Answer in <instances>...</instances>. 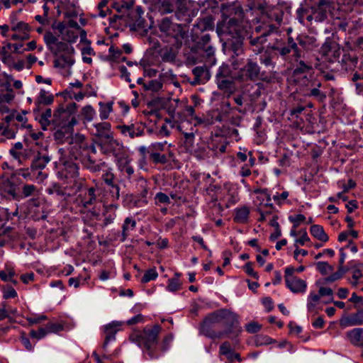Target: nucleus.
I'll return each mask as SVG.
<instances>
[{
  "mask_svg": "<svg viewBox=\"0 0 363 363\" xmlns=\"http://www.w3.org/2000/svg\"><path fill=\"white\" fill-rule=\"evenodd\" d=\"M24 211L34 220H45L48 216L47 205L45 201L39 197L27 201Z\"/></svg>",
  "mask_w": 363,
  "mask_h": 363,
  "instance_id": "f8f14e48",
  "label": "nucleus"
},
{
  "mask_svg": "<svg viewBox=\"0 0 363 363\" xmlns=\"http://www.w3.org/2000/svg\"><path fill=\"white\" fill-rule=\"evenodd\" d=\"M259 73L260 68L257 62L248 59L246 65L240 69L238 77L243 81L247 79L255 81L259 79Z\"/></svg>",
  "mask_w": 363,
  "mask_h": 363,
  "instance_id": "f3484780",
  "label": "nucleus"
},
{
  "mask_svg": "<svg viewBox=\"0 0 363 363\" xmlns=\"http://www.w3.org/2000/svg\"><path fill=\"white\" fill-rule=\"evenodd\" d=\"M55 166H60V174L66 179L74 178L79 175V167L74 160H57Z\"/></svg>",
  "mask_w": 363,
  "mask_h": 363,
  "instance_id": "aec40b11",
  "label": "nucleus"
},
{
  "mask_svg": "<svg viewBox=\"0 0 363 363\" xmlns=\"http://www.w3.org/2000/svg\"><path fill=\"white\" fill-rule=\"evenodd\" d=\"M350 342L357 347L363 346V328H355L347 333Z\"/></svg>",
  "mask_w": 363,
  "mask_h": 363,
  "instance_id": "7c9ffc66",
  "label": "nucleus"
},
{
  "mask_svg": "<svg viewBox=\"0 0 363 363\" xmlns=\"http://www.w3.org/2000/svg\"><path fill=\"white\" fill-rule=\"evenodd\" d=\"M163 40L174 47H179L186 35L181 24L174 23L168 18H164L159 24Z\"/></svg>",
  "mask_w": 363,
  "mask_h": 363,
  "instance_id": "0eeeda50",
  "label": "nucleus"
},
{
  "mask_svg": "<svg viewBox=\"0 0 363 363\" xmlns=\"http://www.w3.org/2000/svg\"><path fill=\"white\" fill-rule=\"evenodd\" d=\"M284 12L279 6L274 7L269 14V18L272 21H274L275 23H270L255 28V32L260 33V35L259 36L250 37V43L252 47H255L252 49L253 52L258 54L263 50V44L267 41V36L277 31L278 26L281 24Z\"/></svg>",
  "mask_w": 363,
  "mask_h": 363,
  "instance_id": "423d86ee",
  "label": "nucleus"
},
{
  "mask_svg": "<svg viewBox=\"0 0 363 363\" xmlns=\"http://www.w3.org/2000/svg\"><path fill=\"white\" fill-rule=\"evenodd\" d=\"M312 69L311 65L301 60L293 72V79L297 86V89L305 96L314 97L320 101H323L326 95L320 90L321 83L311 76L308 77Z\"/></svg>",
  "mask_w": 363,
  "mask_h": 363,
  "instance_id": "f03ea898",
  "label": "nucleus"
},
{
  "mask_svg": "<svg viewBox=\"0 0 363 363\" xmlns=\"http://www.w3.org/2000/svg\"><path fill=\"white\" fill-rule=\"evenodd\" d=\"M158 277V273L156 268L152 267L145 272L143 277L141 279V283L146 284L150 281H154Z\"/></svg>",
  "mask_w": 363,
  "mask_h": 363,
  "instance_id": "09e8293b",
  "label": "nucleus"
},
{
  "mask_svg": "<svg viewBox=\"0 0 363 363\" xmlns=\"http://www.w3.org/2000/svg\"><path fill=\"white\" fill-rule=\"evenodd\" d=\"M134 4V0H126L125 1H118L115 2L113 5V7L118 11V12H123L124 11H128Z\"/></svg>",
  "mask_w": 363,
  "mask_h": 363,
  "instance_id": "603ef678",
  "label": "nucleus"
},
{
  "mask_svg": "<svg viewBox=\"0 0 363 363\" xmlns=\"http://www.w3.org/2000/svg\"><path fill=\"white\" fill-rule=\"evenodd\" d=\"M227 145L228 142L226 140L220 136H216L212 138L208 145L209 152H211L210 156L219 157L225 152Z\"/></svg>",
  "mask_w": 363,
  "mask_h": 363,
  "instance_id": "b1692460",
  "label": "nucleus"
},
{
  "mask_svg": "<svg viewBox=\"0 0 363 363\" xmlns=\"http://www.w3.org/2000/svg\"><path fill=\"white\" fill-rule=\"evenodd\" d=\"M250 210L247 206H238L234 209L233 221L239 224H245L249 220Z\"/></svg>",
  "mask_w": 363,
  "mask_h": 363,
  "instance_id": "cd10ccee",
  "label": "nucleus"
},
{
  "mask_svg": "<svg viewBox=\"0 0 363 363\" xmlns=\"http://www.w3.org/2000/svg\"><path fill=\"white\" fill-rule=\"evenodd\" d=\"M169 4V11L175 13L177 18L185 23L191 22L193 18L196 15V12L191 9L190 1H166Z\"/></svg>",
  "mask_w": 363,
  "mask_h": 363,
  "instance_id": "9d476101",
  "label": "nucleus"
},
{
  "mask_svg": "<svg viewBox=\"0 0 363 363\" xmlns=\"http://www.w3.org/2000/svg\"><path fill=\"white\" fill-rule=\"evenodd\" d=\"M138 151L141 153L143 157H145L148 155L151 159H167V155L164 153H161V152L164 151L168 152L169 157H175V149H172L171 145H167V143H153L148 147L140 146L138 147Z\"/></svg>",
  "mask_w": 363,
  "mask_h": 363,
  "instance_id": "9b49d317",
  "label": "nucleus"
},
{
  "mask_svg": "<svg viewBox=\"0 0 363 363\" xmlns=\"http://www.w3.org/2000/svg\"><path fill=\"white\" fill-rule=\"evenodd\" d=\"M253 264V262H248L242 267V269L249 277L257 280L259 276L258 273L254 270Z\"/></svg>",
  "mask_w": 363,
  "mask_h": 363,
  "instance_id": "338daca9",
  "label": "nucleus"
},
{
  "mask_svg": "<svg viewBox=\"0 0 363 363\" xmlns=\"http://www.w3.org/2000/svg\"><path fill=\"white\" fill-rule=\"evenodd\" d=\"M1 291L4 299L14 298L18 296L14 288L9 285L2 287Z\"/></svg>",
  "mask_w": 363,
  "mask_h": 363,
  "instance_id": "0e129e2a",
  "label": "nucleus"
},
{
  "mask_svg": "<svg viewBox=\"0 0 363 363\" xmlns=\"http://www.w3.org/2000/svg\"><path fill=\"white\" fill-rule=\"evenodd\" d=\"M194 75L199 80H201L203 79H209V73L207 68L204 66H197L193 69L192 71Z\"/></svg>",
  "mask_w": 363,
  "mask_h": 363,
  "instance_id": "8fccbe9b",
  "label": "nucleus"
},
{
  "mask_svg": "<svg viewBox=\"0 0 363 363\" xmlns=\"http://www.w3.org/2000/svg\"><path fill=\"white\" fill-rule=\"evenodd\" d=\"M347 326H356L363 325V309H359L356 313L349 314L345 318Z\"/></svg>",
  "mask_w": 363,
  "mask_h": 363,
  "instance_id": "473e14b6",
  "label": "nucleus"
},
{
  "mask_svg": "<svg viewBox=\"0 0 363 363\" xmlns=\"http://www.w3.org/2000/svg\"><path fill=\"white\" fill-rule=\"evenodd\" d=\"M220 323L224 330L220 333H223V336L233 340L237 339L242 332L240 315L230 308H221Z\"/></svg>",
  "mask_w": 363,
  "mask_h": 363,
  "instance_id": "6e6552de",
  "label": "nucleus"
},
{
  "mask_svg": "<svg viewBox=\"0 0 363 363\" xmlns=\"http://www.w3.org/2000/svg\"><path fill=\"white\" fill-rule=\"evenodd\" d=\"M122 324L118 321H112L111 323L104 325V331L106 334L104 342L102 345V350L106 351L109 342L116 340V334L120 330Z\"/></svg>",
  "mask_w": 363,
  "mask_h": 363,
  "instance_id": "4be33fe9",
  "label": "nucleus"
},
{
  "mask_svg": "<svg viewBox=\"0 0 363 363\" xmlns=\"http://www.w3.org/2000/svg\"><path fill=\"white\" fill-rule=\"evenodd\" d=\"M348 271L345 267H339L337 272L324 278L325 283H332L342 277V276Z\"/></svg>",
  "mask_w": 363,
  "mask_h": 363,
  "instance_id": "a18cd8bd",
  "label": "nucleus"
},
{
  "mask_svg": "<svg viewBox=\"0 0 363 363\" xmlns=\"http://www.w3.org/2000/svg\"><path fill=\"white\" fill-rule=\"evenodd\" d=\"M235 11V14H238L239 16L242 15V11L240 9H235L232 6H226L223 5L222 6V14L223 21L221 23L217 25V32L220 34L229 35L232 38L235 39V43L232 45V49L236 55H238L242 52V33L240 30V26L239 21L235 17H230L227 13H232L233 11Z\"/></svg>",
  "mask_w": 363,
  "mask_h": 363,
  "instance_id": "7ed1b4c3",
  "label": "nucleus"
},
{
  "mask_svg": "<svg viewBox=\"0 0 363 363\" xmlns=\"http://www.w3.org/2000/svg\"><path fill=\"white\" fill-rule=\"evenodd\" d=\"M54 101L53 95L45 89H41L37 98L36 103L38 104L50 105Z\"/></svg>",
  "mask_w": 363,
  "mask_h": 363,
  "instance_id": "37998d69",
  "label": "nucleus"
},
{
  "mask_svg": "<svg viewBox=\"0 0 363 363\" xmlns=\"http://www.w3.org/2000/svg\"><path fill=\"white\" fill-rule=\"evenodd\" d=\"M11 40H26L29 37V26L22 21H17L15 16L10 18Z\"/></svg>",
  "mask_w": 363,
  "mask_h": 363,
  "instance_id": "dca6fc26",
  "label": "nucleus"
},
{
  "mask_svg": "<svg viewBox=\"0 0 363 363\" xmlns=\"http://www.w3.org/2000/svg\"><path fill=\"white\" fill-rule=\"evenodd\" d=\"M295 268L288 266L284 270L286 286L294 294H303L307 289V283L305 280L294 276Z\"/></svg>",
  "mask_w": 363,
  "mask_h": 363,
  "instance_id": "2eb2a0df",
  "label": "nucleus"
},
{
  "mask_svg": "<svg viewBox=\"0 0 363 363\" xmlns=\"http://www.w3.org/2000/svg\"><path fill=\"white\" fill-rule=\"evenodd\" d=\"M71 27L63 26L60 28L62 39L69 43L77 41L80 32V27L77 22L69 21Z\"/></svg>",
  "mask_w": 363,
  "mask_h": 363,
  "instance_id": "412c9836",
  "label": "nucleus"
},
{
  "mask_svg": "<svg viewBox=\"0 0 363 363\" xmlns=\"http://www.w3.org/2000/svg\"><path fill=\"white\" fill-rule=\"evenodd\" d=\"M274 50L278 52L282 58L289 63L300 62L301 58L303 57V53L298 47L297 43L292 37H289L287 45L283 46H277Z\"/></svg>",
  "mask_w": 363,
  "mask_h": 363,
  "instance_id": "ddd939ff",
  "label": "nucleus"
},
{
  "mask_svg": "<svg viewBox=\"0 0 363 363\" xmlns=\"http://www.w3.org/2000/svg\"><path fill=\"white\" fill-rule=\"evenodd\" d=\"M194 29H198L201 31L213 29V22L209 18L200 19L198 23L194 25Z\"/></svg>",
  "mask_w": 363,
  "mask_h": 363,
  "instance_id": "49530a36",
  "label": "nucleus"
},
{
  "mask_svg": "<svg viewBox=\"0 0 363 363\" xmlns=\"http://www.w3.org/2000/svg\"><path fill=\"white\" fill-rule=\"evenodd\" d=\"M161 330L162 328L158 324L147 325L142 331L132 333L130 335V340L142 348L145 354L148 355L150 359H157L158 357L157 352L158 335Z\"/></svg>",
  "mask_w": 363,
  "mask_h": 363,
  "instance_id": "39448f33",
  "label": "nucleus"
},
{
  "mask_svg": "<svg viewBox=\"0 0 363 363\" xmlns=\"http://www.w3.org/2000/svg\"><path fill=\"white\" fill-rule=\"evenodd\" d=\"M82 55L83 62L87 64H91L92 62V59L90 56L94 55V51L91 46L86 45L82 49Z\"/></svg>",
  "mask_w": 363,
  "mask_h": 363,
  "instance_id": "13d9d810",
  "label": "nucleus"
},
{
  "mask_svg": "<svg viewBox=\"0 0 363 363\" xmlns=\"http://www.w3.org/2000/svg\"><path fill=\"white\" fill-rule=\"evenodd\" d=\"M13 125L8 123L6 127L0 126L1 135L9 139L15 138L16 130L13 128Z\"/></svg>",
  "mask_w": 363,
  "mask_h": 363,
  "instance_id": "69168bd1",
  "label": "nucleus"
},
{
  "mask_svg": "<svg viewBox=\"0 0 363 363\" xmlns=\"http://www.w3.org/2000/svg\"><path fill=\"white\" fill-rule=\"evenodd\" d=\"M118 128L124 136H128L130 138L141 136L143 133L139 128L134 125H121L118 126Z\"/></svg>",
  "mask_w": 363,
  "mask_h": 363,
  "instance_id": "e433bc0d",
  "label": "nucleus"
},
{
  "mask_svg": "<svg viewBox=\"0 0 363 363\" xmlns=\"http://www.w3.org/2000/svg\"><path fill=\"white\" fill-rule=\"evenodd\" d=\"M138 191L140 192V196L142 199V202L144 204L147 203V195L149 191V188L147 186V182L145 179H141L138 183Z\"/></svg>",
  "mask_w": 363,
  "mask_h": 363,
  "instance_id": "c03bdc74",
  "label": "nucleus"
},
{
  "mask_svg": "<svg viewBox=\"0 0 363 363\" xmlns=\"http://www.w3.org/2000/svg\"><path fill=\"white\" fill-rule=\"evenodd\" d=\"M221 308L208 313L201 323L200 333L210 339L214 340L223 336V333L216 332L213 325L216 323H220Z\"/></svg>",
  "mask_w": 363,
  "mask_h": 363,
  "instance_id": "1a4fd4ad",
  "label": "nucleus"
},
{
  "mask_svg": "<svg viewBox=\"0 0 363 363\" xmlns=\"http://www.w3.org/2000/svg\"><path fill=\"white\" fill-rule=\"evenodd\" d=\"M73 107L69 106L64 108L60 105L53 114L54 123L61 128H72L77 120L72 114Z\"/></svg>",
  "mask_w": 363,
  "mask_h": 363,
  "instance_id": "4468645a",
  "label": "nucleus"
},
{
  "mask_svg": "<svg viewBox=\"0 0 363 363\" xmlns=\"http://www.w3.org/2000/svg\"><path fill=\"white\" fill-rule=\"evenodd\" d=\"M95 114V110L90 105L84 106L82 109V115L86 121H91L94 119Z\"/></svg>",
  "mask_w": 363,
  "mask_h": 363,
  "instance_id": "774afa93",
  "label": "nucleus"
},
{
  "mask_svg": "<svg viewBox=\"0 0 363 363\" xmlns=\"http://www.w3.org/2000/svg\"><path fill=\"white\" fill-rule=\"evenodd\" d=\"M92 135L99 140H110L113 138L111 125L108 122H101L93 125Z\"/></svg>",
  "mask_w": 363,
  "mask_h": 363,
  "instance_id": "5701e85b",
  "label": "nucleus"
},
{
  "mask_svg": "<svg viewBox=\"0 0 363 363\" xmlns=\"http://www.w3.org/2000/svg\"><path fill=\"white\" fill-rule=\"evenodd\" d=\"M211 36L209 34H204L197 43V47L203 50L206 56L211 57L214 55L215 48L210 44Z\"/></svg>",
  "mask_w": 363,
  "mask_h": 363,
  "instance_id": "c85d7f7f",
  "label": "nucleus"
},
{
  "mask_svg": "<svg viewBox=\"0 0 363 363\" xmlns=\"http://www.w3.org/2000/svg\"><path fill=\"white\" fill-rule=\"evenodd\" d=\"M43 328L48 335L49 334H57L64 330L65 325L62 322L60 321H49Z\"/></svg>",
  "mask_w": 363,
  "mask_h": 363,
  "instance_id": "4c0bfd02",
  "label": "nucleus"
},
{
  "mask_svg": "<svg viewBox=\"0 0 363 363\" xmlns=\"http://www.w3.org/2000/svg\"><path fill=\"white\" fill-rule=\"evenodd\" d=\"M26 112L23 111L21 113L14 112L9 116H6L5 121L9 125H17L16 122L19 123L18 126L21 128H26L31 130L32 125L27 123V118L26 116Z\"/></svg>",
  "mask_w": 363,
  "mask_h": 363,
  "instance_id": "393cba45",
  "label": "nucleus"
},
{
  "mask_svg": "<svg viewBox=\"0 0 363 363\" xmlns=\"http://www.w3.org/2000/svg\"><path fill=\"white\" fill-rule=\"evenodd\" d=\"M19 340L24 348L30 352L34 351V345L30 340L29 337L26 335V332L21 331L20 333Z\"/></svg>",
  "mask_w": 363,
  "mask_h": 363,
  "instance_id": "864d4df0",
  "label": "nucleus"
},
{
  "mask_svg": "<svg viewBox=\"0 0 363 363\" xmlns=\"http://www.w3.org/2000/svg\"><path fill=\"white\" fill-rule=\"evenodd\" d=\"M135 227L136 220L133 216L125 218L122 225V233L120 240L121 242H125L130 235V231L133 230Z\"/></svg>",
  "mask_w": 363,
  "mask_h": 363,
  "instance_id": "c756f323",
  "label": "nucleus"
},
{
  "mask_svg": "<svg viewBox=\"0 0 363 363\" xmlns=\"http://www.w3.org/2000/svg\"><path fill=\"white\" fill-rule=\"evenodd\" d=\"M17 196L16 185L9 179L0 181V203L11 201Z\"/></svg>",
  "mask_w": 363,
  "mask_h": 363,
  "instance_id": "a211bd4d",
  "label": "nucleus"
},
{
  "mask_svg": "<svg viewBox=\"0 0 363 363\" xmlns=\"http://www.w3.org/2000/svg\"><path fill=\"white\" fill-rule=\"evenodd\" d=\"M101 192V189L94 186L79 188L70 203V211L81 214L85 221H99L104 217V227L112 223L118 205L111 198H100Z\"/></svg>",
  "mask_w": 363,
  "mask_h": 363,
  "instance_id": "f257e3e1",
  "label": "nucleus"
},
{
  "mask_svg": "<svg viewBox=\"0 0 363 363\" xmlns=\"http://www.w3.org/2000/svg\"><path fill=\"white\" fill-rule=\"evenodd\" d=\"M144 88L145 90L152 91H158L162 88V84L157 79H152L149 81L147 83L144 84Z\"/></svg>",
  "mask_w": 363,
  "mask_h": 363,
  "instance_id": "052dcab7",
  "label": "nucleus"
},
{
  "mask_svg": "<svg viewBox=\"0 0 363 363\" xmlns=\"http://www.w3.org/2000/svg\"><path fill=\"white\" fill-rule=\"evenodd\" d=\"M52 50L55 51L56 52H65L69 54L74 51V49L70 45L67 43V42L65 43L58 40Z\"/></svg>",
  "mask_w": 363,
  "mask_h": 363,
  "instance_id": "5fc2aeb1",
  "label": "nucleus"
},
{
  "mask_svg": "<svg viewBox=\"0 0 363 363\" xmlns=\"http://www.w3.org/2000/svg\"><path fill=\"white\" fill-rule=\"evenodd\" d=\"M315 266L317 271H318L323 276L328 274V272L333 270V267L326 262H318L315 264Z\"/></svg>",
  "mask_w": 363,
  "mask_h": 363,
  "instance_id": "680f3d73",
  "label": "nucleus"
},
{
  "mask_svg": "<svg viewBox=\"0 0 363 363\" xmlns=\"http://www.w3.org/2000/svg\"><path fill=\"white\" fill-rule=\"evenodd\" d=\"M43 38L45 44L50 50H53L58 42V39L50 31L46 32Z\"/></svg>",
  "mask_w": 363,
  "mask_h": 363,
  "instance_id": "6e6d98bb",
  "label": "nucleus"
},
{
  "mask_svg": "<svg viewBox=\"0 0 363 363\" xmlns=\"http://www.w3.org/2000/svg\"><path fill=\"white\" fill-rule=\"evenodd\" d=\"M280 168H274L273 172L277 176L289 172L288 167L291 166V160H279Z\"/></svg>",
  "mask_w": 363,
  "mask_h": 363,
  "instance_id": "bf43d9fd",
  "label": "nucleus"
},
{
  "mask_svg": "<svg viewBox=\"0 0 363 363\" xmlns=\"http://www.w3.org/2000/svg\"><path fill=\"white\" fill-rule=\"evenodd\" d=\"M318 292H319L320 295L321 296V297L327 296L329 298L328 301H323V303L324 304H328L333 301V291L331 288L321 286V287H320Z\"/></svg>",
  "mask_w": 363,
  "mask_h": 363,
  "instance_id": "e2e57ef3",
  "label": "nucleus"
},
{
  "mask_svg": "<svg viewBox=\"0 0 363 363\" xmlns=\"http://www.w3.org/2000/svg\"><path fill=\"white\" fill-rule=\"evenodd\" d=\"M296 41L298 47L301 50L303 54L304 51L311 50L317 47L315 38L307 35H299L296 38Z\"/></svg>",
  "mask_w": 363,
  "mask_h": 363,
  "instance_id": "bb28decb",
  "label": "nucleus"
},
{
  "mask_svg": "<svg viewBox=\"0 0 363 363\" xmlns=\"http://www.w3.org/2000/svg\"><path fill=\"white\" fill-rule=\"evenodd\" d=\"M320 55L323 60L330 63L337 62L341 68L345 71L356 67L358 59L354 55L345 52L340 45L330 38H327L320 48Z\"/></svg>",
  "mask_w": 363,
  "mask_h": 363,
  "instance_id": "20e7f679",
  "label": "nucleus"
},
{
  "mask_svg": "<svg viewBox=\"0 0 363 363\" xmlns=\"http://www.w3.org/2000/svg\"><path fill=\"white\" fill-rule=\"evenodd\" d=\"M321 296L319 292L311 291L307 297V310L308 312H313L317 305L320 302Z\"/></svg>",
  "mask_w": 363,
  "mask_h": 363,
  "instance_id": "ea45409f",
  "label": "nucleus"
},
{
  "mask_svg": "<svg viewBox=\"0 0 363 363\" xmlns=\"http://www.w3.org/2000/svg\"><path fill=\"white\" fill-rule=\"evenodd\" d=\"M351 273H352V280H350V284L354 287H357L359 282V280L362 277V271L357 268V267H353L351 268Z\"/></svg>",
  "mask_w": 363,
  "mask_h": 363,
  "instance_id": "4d7b16f0",
  "label": "nucleus"
},
{
  "mask_svg": "<svg viewBox=\"0 0 363 363\" xmlns=\"http://www.w3.org/2000/svg\"><path fill=\"white\" fill-rule=\"evenodd\" d=\"M218 87L224 91H230L233 88V82L227 77H216Z\"/></svg>",
  "mask_w": 363,
  "mask_h": 363,
  "instance_id": "de8ad7c7",
  "label": "nucleus"
},
{
  "mask_svg": "<svg viewBox=\"0 0 363 363\" xmlns=\"http://www.w3.org/2000/svg\"><path fill=\"white\" fill-rule=\"evenodd\" d=\"M219 354L225 356L230 363H233L235 360L238 362H241L242 360L240 355L234 352L228 341H225L220 345Z\"/></svg>",
  "mask_w": 363,
  "mask_h": 363,
  "instance_id": "a878e982",
  "label": "nucleus"
},
{
  "mask_svg": "<svg viewBox=\"0 0 363 363\" xmlns=\"http://www.w3.org/2000/svg\"><path fill=\"white\" fill-rule=\"evenodd\" d=\"M45 192L50 195H55L59 198H64L65 199H66V196H68L65 189L57 183H54L46 188Z\"/></svg>",
  "mask_w": 363,
  "mask_h": 363,
  "instance_id": "58836bf2",
  "label": "nucleus"
},
{
  "mask_svg": "<svg viewBox=\"0 0 363 363\" xmlns=\"http://www.w3.org/2000/svg\"><path fill=\"white\" fill-rule=\"evenodd\" d=\"M96 13L93 14L94 18H105L111 13V10L108 6V0H101L98 4Z\"/></svg>",
  "mask_w": 363,
  "mask_h": 363,
  "instance_id": "a19ab883",
  "label": "nucleus"
},
{
  "mask_svg": "<svg viewBox=\"0 0 363 363\" xmlns=\"http://www.w3.org/2000/svg\"><path fill=\"white\" fill-rule=\"evenodd\" d=\"M182 273L175 272L174 277L167 281L166 290L169 292H176L182 289V283L180 281L179 278Z\"/></svg>",
  "mask_w": 363,
  "mask_h": 363,
  "instance_id": "72a5a7b5",
  "label": "nucleus"
},
{
  "mask_svg": "<svg viewBox=\"0 0 363 363\" xmlns=\"http://www.w3.org/2000/svg\"><path fill=\"white\" fill-rule=\"evenodd\" d=\"M102 179L107 185L106 191L108 193L107 198H111L113 201H116L120 197V188L118 184L114 182L115 177L111 172L106 171L102 175Z\"/></svg>",
  "mask_w": 363,
  "mask_h": 363,
  "instance_id": "6ab92c4d",
  "label": "nucleus"
},
{
  "mask_svg": "<svg viewBox=\"0 0 363 363\" xmlns=\"http://www.w3.org/2000/svg\"><path fill=\"white\" fill-rule=\"evenodd\" d=\"M51 116L52 111L50 108H47L43 113L35 116V118L38 121L43 130H46L50 125Z\"/></svg>",
  "mask_w": 363,
  "mask_h": 363,
  "instance_id": "c9c22d12",
  "label": "nucleus"
},
{
  "mask_svg": "<svg viewBox=\"0 0 363 363\" xmlns=\"http://www.w3.org/2000/svg\"><path fill=\"white\" fill-rule=\"evenodd\" d=\"M310 233L317 240L326 242L328 241L329 238L325 233L323 226L320 225H313L310 228Z\"/></svg>",
  "mask_w": 363,
  "mask_h": 363,
  "instance_id": "f704fd0d",
  "label": "nucleus"
},
{
  "mask_svg": "<svg viewBox=\"0 0 363 363\" xmlns=\"http://www.w3.org/2000/svg\"><path fill=\"white\" fill-rule=\"evenodd\" d=\"M82 164L92 172H99L101 167L104 165V162L96 163L100 160H82Z\"/></svg>",
  "mask_w": 363,
  "mask_h": 363,
  "instance_id": "3c124183",
  "label": "nucleus"
},
{
  "mask_svg": "<svg viewBox=\"0 0 363 363\" xmlns=\"http://www.w3.org/2000/svg\"><path fill=\"white\" fill-rule=\"evenodd\" d=\"M328 2L326 0H320L318 2V9L313 13V15L307 13L306 18L308 21H311L313 18L316 21H322L327 18L326 11L323 9V6L327 5Z\"/></svg>",
  "mask_w": 363,
  "mask_h": 363,
  "instance_id": "2f4dec72",
  "label": "nucleus"
},
{
  "mask_svg": "<svg viewBox=\"0 0 363 363\" xmlns=\"http://www.w3.org/2000/svg\"><path fill=\"white\" fill-rule=\"evenodd\" d=\"M113 103L112 101L104 103L99 102V116L101 120H106L108 118L109 114L113 111Z\"/></svg>",
  "mask_w": 363,
  "mask_h": 363,
  "instance_id": "79ce46f5",
  "label": "nucleus"
}]
</instances>
